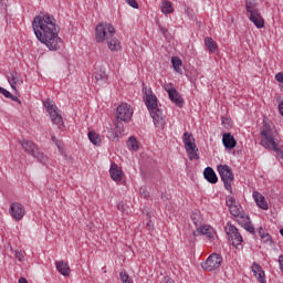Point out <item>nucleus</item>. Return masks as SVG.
I'll return each instance as SVG.
<instances>
[{
    "label": "nucleus",
    "mask_w": 283,
    "mask_h": 283,
    "mask_svg": "<svg viewBox=\"0 0 283 283\" xmlns=\"http://www.w3.org/2000/svg\"><path fill=\"white\" fill-rule=\"evenodd\" d=\"M32 29L38 41L46 45L49 50L52 52L61 50V45H63V40L59 36L61 27H59L54 17L50 14L36 15L33 19Z\"/></svg>",
    "instance_id": "1"
},
{
    "label": "nucleus",
    "mask_w": 283,
    "mask_h": 283,
    "mask_svg": "<svg viewBox=\"0 0 283 283\" xmlns=\"http://www.w3.org/2000/svg\"><path fill=\"white\" fill-rule=\"evenodd\" d=\"M261 145L264 149L275 151L277 160L283 167V151L277 144V129L273 124H264L261 130Z\"/></svg>",
    "instance_id": "2"
},
{
    "label": "nucleus",
    "mask_w": 283,
    "mask_h": 283,
    "mask_svg": "<svg viewBox=\"0 0 283 283\" xmlns=\"http://www.w3.org/2000/svg\"><path fill=\"white\" fill-rule=\"evenodd\" d=\"M146 107L149 111L155 127L163 129L165 127V117H163V111L158 108V98L156 95H146Z\"/></svg>",
    "instance_id": "3"
},
{
    "label": "nucleus",
    "mask_w": 283,
    "mask_h": 283,
    "mask_svg": "<svg viewBox=\"0 0 283 283\" xmlns=\"http://www.w3.org/2000/svg\"><path fill=\"white\" fill-rule=\"evenodd\" d=\"M112 36H116V29L112 23L101 22L95 27L96 43H106Z\"/></svg>",
    "instance_id": "4"
},
{
    "label": "nucleus",
    "mask_w": 283,
    "mask_h": 283,
    "mask_svg": "<svg viewBox=\"0 0 283 283\" xmlns=\"http://www.w3.org/2000/svg\"><path fill=\"white\" fill-rule=\"evenodd\" d=\"M245 9L250 14V21H252L256 28H264V18H262L260 9H258V2H255V0H245Z\"/></svg>",
    "instance_id": "5"
},
{
    "label": "nucleus",
    "mask_w": 283,
    "mask_h": 283,
    "mask_svg": "<svg viewBox=\"0 0 283 283\" xmlns=\"http://www.w3.org/2000/svg\"><path fill=\"white\" fill-rule=\"evenodd\" d=\"M44 107L50 114L52 125H56L57 129H61L65 123L63 122V116L61 115V111L56 107L53 101L46 99L44 102Z\"/></svg>",
    "instance_id": "6"
},
{
    "label": "nucleus",
    "mask_w": 283,
    "mask_h": 283,
    "mask_svg": "<svg viewBox=\"0 0 283 283\" xmlns=\"http://www.w3.org/2000/svg\"><path fill=\"white\" fill-rule=\"evenodd\" d=\"M20 145L22 146V149H24V151L27 154H30L33 158L39 160V163H45V160H48V157L45 155H43V153H41V150H39V146H36V144H34V142L22 140V142H20Z\"/></svg>",
    "instance_id": "7"
},
{
    "label": "nucleus",
    "mask_w": 283,
    "mask_h": 283,
    "mask_svg": "<svg viewBox=\"0 0 283 283\" xmlns=\"http://www.w3.org/2000/svg\"><path fill=\"white\" fill-rule=\"evenodd\" d=\"M185 149L190 158V160H198V146L196 145V139L192 134L185 133L182 136Z\"/></svg>",
    "instance_id": "8"
},
{
    "label": "nucleus",
    "mask_w": 283,
    "mask_h": 283,
    "mask_svg": "<svg viewBox=\"0 0 283 283\" xmlns=\"http://www.w3.org/2000/svg\"><path fill=\"white\" fill-rule=\"evenodd\" d=\"M185 149L190 158V160H198V146L196 145V139L192 134L185 133L182 136Z\"/></svg>",
    "instance_id": "9"
},
{
    "label": "nucleus",
    "mask_w": 283,
    "mask_h": 283,
    "mask_svg": "<svg viewBox=\"0 0 283 283\" xmlns=\"http://www.w3.org/2000/svg\"><path fill=\"white\" fill-rule=\"evenodd\" d=\"M219 176L222 180V182L224 184V187L227 189V191H232L231 185H233V180H234V176H233V171L231 170V167L227 166V165H219L217 166Z\"/></svg>",
    "instance_id": "10"
},
{
    "label": "nucleus",
    "mask_w": 283,
    "mask_h": 283,
    "mask_svg": "<svg viewBox=\"0 0 283 283\" xmlns=\"http://www.w3.org/2000/svg\"><path fill=\"white\" fill-rule=\"evenodd\" d=\"M117 120H122L123 123H129L132 120V117L134 116V109L132 108V105L127 103H122L117 106L116 112Z\"/></svg>",
    "instance_id": "11"
},
{
    "label": "nucleus",
    "mask_w": 283,
    "mask_h": 283,
    "mask_svg": "<svg viewBox=\"0 0 283 283\" xmlns=\"http://www.w3.org/2000/svg\"><path fill=\"white\" fill-rule=\"evenodd\" d=\"M9 213L15 222H21L25 218V207L19 202H13L10 206Z\"/></svg>",
    "instance_id": "12"
},
{
    "label": "nucleus",
    "mask_w": 283,
    "mask_h": 283,
    "mask_svg": "<svg viewBox=\"0 0 283 283\" xmlns=\"http://www.w3.org/2000/svg\"><path fill=\"white\" fill-rule=\"evenodd\" d=\"M226 233L229 235V240L232 241L233 247H240L242 244V235L233 224L226 226Z\"/></svg>",
    "instance_id": "13"
},
{
    "label": "nucleus",
    "mask_w": 283,
    "mask_h": 283,
    "mask_svg": "<svg viewBox=\"0 0 283 283\" xmlns=\"http://www.w3.org/2000/svg\"><path fill=\"white\" fill-rule=\"evenodd\" d=\"M220 266H222V258L217 253L211 254L203 264L206 271H216Z\"/></svg>",
    "instance_id": "14"
},
{
    "label": "nucleus",
    "mask_w": 283,
    "mask_h": 283,
    "mask_svg": "<svg viewBox=\"0 0 283 283\" xmlns=\"http://www.w3.org/2000/svg\"><path fill=\"white\" fill-rule=\"evenodd\" d=\"M239 224L245 229V231H249V233H255V228L253 224H251V219L248 217L247 213L241 212L239 216H237Z\"/></svg>",
    "instance_id": "15"
},
{
    "label": "nucleus",
    "mask_w": 283,
    "mask_h": 283,
    "mask_svg": "<svg viewBox=\"0 0 283 283\" xmlns=\"http://www.w3.org/2000/svg\"><path fill=\"white\" fill-rule=\"evenodd\" d=\"M195 237L198 235H207V238H209V240H213V238H216V230L213 228H211L210 226H201L199 228H197V230L193 232Z\"/></svg>",
    "instance_id": "16"
},
{
    "label": "nucleus",
    "mask_w": 283,
    "mask_h": 283,
    "mask_svg": "<svg viewBox=\"0 0 283 283\" xmlns=\"http://www.w3.org/2000/svg\"><path fill=\"white\" fill-rule=\"evenodd\" d=\"M251 270L258 282L266 283V274L264 273V269L261 268L260 263L254 262L251 266Z\"/></svg>",
    "instance_id": "17"
},
{
    "label": "nucleus",
    "mask_w": 283,
    "mask_h": 283,
    "mask_svg": "<svg viewBox=\"0 0 283 283\" xmlns=\"http://www.w3.org/2000/svg\"><path fill=\"white\" fill-rule=\"evenodd\" d=\"M227 207L229 208L231 216H233L234 218H238V216L242 213L240 210V206H238V202L233 197H228Z\"/></svg>",
    "instance_id": "18"
},
{
    "label": "nucleus",
    "mask_w": 283,
    "mask_h": 283,
    "mask_svg": "<svg viewBox=\"0 0 283 283\" xmlns=\"http://www.w3.org/2000/svg\"><path fill=\"white\" fill-rule=\"evenodd\" d=\"M109 174L112 180H114L115 182H120V180H123V169H120L118 165L112 164L109 168Z\"/></svg>",
    "instance_id": "19"
},
{
    "label": "nucleus",
    "mask_w": 283,
    "mask_h": 283,
    "mask_svg": "<svg viewBox=\"0 0 283 283\" xmlns=\"http://www.w3.org/2000/svg\"><path fill=\"white\" fill-rule=\"evenodd\" d=\"M222 143L226 149H234L235 145H238V142H235V137H233L231 133L223 134Z\"/></svg>",
    "instance_id": "20"
},
{
    "label": "nucleus",
    "mask_w": 283,
    "mask_h": 283,
    "mask_svg": "<svg viewBox=\"0 0 283 283\" xmlns=\"http://www.w3.org/2000/svg\"><path fill=\"white\" fill-rule=\"evenodd\" d=\"M252 196H253V199L255 200V203L258 205V207H260V209H263V211H266L269 209L266 199L264 198V196H262V193L254 191Z\"/></svg>",
    "instance_id": "21"
},
{
    "label": "nucleus",
    "mask_w": 283,
    "mask_h": 283,
    "mask_svg": "<svg viewBox=\"0 0 283 283\" xmlns=\"http://www.w3.org/2000/svg\"><path fill=\"white\" fill-rule=\"evenodd\" d=\"M203 176L211 185H216V182H218V175H216V171L211 167H207L203 170Z\"/></svg>",
    "instance_id": "22"
},
{
    "label": "nucleus",
    "mask_w": 283,
    "mask_h": 283,
    "mask_svg": "<svg viewBox=\"0 0 283 283\" xmlns=\"http://www.w3.org/2000/svg\"><path fill=\"white\" fill-rule=\"evenodd\" d=\"M56 271L61 273V275H64V277L70 276V265L65 263L64 261H57L55 262Z\"/></svg>",
    "instance_id": "23"
},
{
    "label": "nucleus",
    "mask_w": 283,
    "mask_h": 283,
    "mask_svg": "<svg viewBox=\"0 0 283 283\" xmlns=\"http://www.w3.org/2000/svg\"><path fill=\"white\" fill-rule=\"evenodd\" d=\"M106 45L111 52H119L120 50V41L115 38V35L111 36V39L106 42Z\"/></svg>",
    "instance_id": "24"
},
{
    "label": "nucleus",
    "mask_w": 283,
    "mask_h": 283,
    "mask_svg": "<svg viewBox=\"0 0 283 283\" xmlns=\"http://www.w3.org/2000/svg\"><path fill=\"white\" fill-rule=\"evenodd\" d=\"M205 45L207 50L210 51L211 53L218 52V42L214 41L213 38L207 36L205 39Z\"/></svg>",
    "instance_id": "25"
},
{
    "label": "nucleus",
    "mask_w": 283,
    "mask_h": 283,
    "mask_svg": "<svg viewBox=\"0 0 283 283\" xmlns=\"http://www.w3.org/2000/svg\"><path fill=\"white\" fill-rule=\"evenodd\" d=\"M8 82L10 84V86L12 87V90H17V85H19V83H21L19 81V75L17 74V72H11L8 75Z\"/></svg>",
    "instance_id": "26"
},
{
    "label": "nucleus",
    "mask_w": 283,
    "mask_h": 283,
    "mask_svg": "<svg viewBox=\"0 0 283 283\" xmlns=\"http://www.w3.org/2000/svg\"><path fill=\"white\" fill-rule=\"evenodd\" d=\"M171 63L175 72H178V74H182V69H180L182 67V60H180V57L178 56H172Z\"/></svg>",
    "instance_id": "27"
},
{
    "label": "nucleus",
    "mask_w": 283,
    "mask_h": 283,
    "mask_svg": "<svg viewBox=\"0 0 283 283\" xmlns=\"http://www.w3.org/2000/svg\"><path fill=\"white\" fill-rule=\"evenodd\" d=\"M168 96L170 101H172V103H176V105H179V106L182 105L184 103L182 97L180 96V93H178L176 88Z\"/></svg>",
    "instance_id": "28"
},
{
    "label": "nucleus",
    "mask_w": 283,
    "mask_h": 283,
    "mask_svg": "<svg viewBox=\"0 0 283 283\" xmlns=\"http://www.w3.org/2000/svg\"><path fill=\"white\" fill-rule=\"evenodd\" d=\"M88 139L93 145H96L97 147L101 146L102 139L99 134H96L95 132H90Z\"/></svg>",
    "instance_id": "29"
},
{
    "label": "nucleus",
    "mask_w": 283,
    "mask_h": 283,
    "mask_svg": "<svg viewBox=\"0 0 283 283\" xmlns=\"http://www.w3.org/2000/svg\"><path fill=\"white\" fill-rule=\"evenodd\" d=\"M161 12L164 14H171V12H174V7L171 6V2L164 1L161 4Z\"/></svg>",
    "instance_id": "30"
},
{
    "label": "nucleus",
    "mask_w": 283,
    "mask_h": 283,
    "mask_svg": "<svg viewBox=\"0 0 283 283\" xmlns=\"http://www.w3.org/2000/svg\"><path fill=\"white\" fill-rule=\"evenodd\" d=\"M95 81L96 83H105L107 81V74L103 71H98L95 73Z\"/></svg>",
    "instance_id": "31"
},
{
    "label": "nucleus",
    "mask_w": 283,
    "mask_h": 283,
    "mask_svg": "<svg viewBox=\"0 0 283 283\" xmlns=\"http://www.w3.org/2000/svg\"><path fill=\"white\" fill-rule=\"evenodd\" d=\"M128 147L133 151H138V140H136V137L128 138Z\"/></svg>",
    "instance_id": "32"
},
{
    "label": "nucleus",
    "mask_w": 283,
    "mask_h": 283,
    "mask_svg": "<svg viewBox=\"0 0 283 283\" xmlns=\"http://www.w3.org/2000/svg\"><path fill=\"white\" fill-rule=\"evenodd\" d=\"M119 280L122 283H134V281H132V279H129V274H127V271L123 270L119 273Z\"/></svg>",
    "instance_id": "33"
},
{
    "label": "nucleus",
    "mask_w": 283,
    "mask_h": 283,
    "mask_svg": "<svg viewBox=\"0 0 283 283\" xmlns=\"http://www.w3.org/2000/svg\"><path fill=\"white\" fill-rule=\"evenodd\" d=\"M164 88L167 91L168 96L176 90L171 83L164 84Z\"/></svg>",
    "instance_id": "34"
},
{
    "label": "nucleus",
    "mask_w": 283,
    "mask_h": 283,
    "mask_svg": "<svg viewBox=\"0 0 283 283\" xmlns=\"http://www.w3.org/2000/svg\"><path fill=\"white\" fill-rule=\"evenodd\" d=\"M117 209L118 211H122V213H127V205H125L124 202H119L117 205Z\"/></svg>",
    "instance_id": "35"
},
{
    "label": "nucleus",
    "mask_w": 283,
    "mask_h": 283,
    "mask_svg": "<svg viewBox=\"0 0 283 283\" xmlns=\"http://www.w3.org/2000/svg\"><path fill=\"white\" fill-rule=\"evenodd\" d=\"M14 255L17 258V260H19V262H23L25 255L23 254V252H20V251H15L14 252Z\"/></svg>",
    "instance_id": "36"
},
{
    "label": "nucleus",
    "mask_w": 283,
    "mask_h": 283,
    "mask_svg": "<svg viewBox=\"0 0 283 283\" xmlns=\"http://www.w3.org/2000/svg\"><path fill=\"white\" fill-rule=\"evenodd\" d=\"M126 3H128V6H130V8L138 10V2H136V0H126Z\"/></svg>",
    "instance_id": "37"
},
{
    "label": "nucleus",
    "mask_w": 283,
    "mask_h": 283,
    "mask_svg": "<svg viewBox=\"0 0 283 283\" xmlns=\"http://www.w3.org/2000/svg\"><path fill=\"white\" fill-rule=\"evenodd\" d=\"M0 94H3V96H6V98H10L12 97L11 93L8 92V90L0 87Z\"/></svg>",
    "instance_id": "38"
},
{
    "label": "nucleus",
    "mask_w": 283,
    "mask_h": 283,
    "mask_svg": "<svg viewBox=\"0 0 283 283\" xmlns=\"http://www.w3.org/2000/svg\"><path fill=\"white\" fill-rule=\"evenodd\" d=\"M261 238L265 242H271V235H269V233H261Z\"/></svg>",
    "instance_id": "39"
},
{
    "label": "nucleus",
    "mask_w": 283,
    "mask_h": 283,
    "mask_svg": "<svg viewBox=\"0 0 283 283\" xmlns=\"http://www.w3.org/2000/svg\"><path fill=\"white\" fill-rule=\"evenodd\" d=\"M160 283H175V282H174V280H171V277L164 276L163 280L160 281Z\"/></svg>",
    "instance_id": "40"
},
{
    "label": "nucleus",
    "mask_w": 283,
    "mask_h": 283,
    "mask_svg": "<svg viewBox=\"0 0 283 283\" xmlns=\"http://www.w3.org/2000/svg\"><path fill=\"white\" fill-rule=\"evenodd\" d=\"M275 80L277 81V83H283V73H277L275 75Z\"/></svg>",
    "instance_id": "41"
},
{
    "label": "nucleus",
    "mask_w": 283,
    "mask_h": 283,
    "mask_svg": "<svg viewBox=\"0 0 283 283\" xmlns=\"http://www.w3.org/2000/svg\"><path fill=\"white\" fill-rule=\"evenodd\" d=\"M279 266H280V270L283 273V254L279 256Z\"/></svg>",
    "instance_id": "42"
},
{
    "label": "nucleus",
    "mask_w": 283,
    "mask_h": 283,
    "mask_svg": "<svg viewBox=\"0 0 283 283\" xmlns=\"http://www.w3.org/2000/svg\"><path fill=\"white\" fill-rule=\"evenodd\" d=\"M191 220H192L193 224H196V227H198V214H192Z\"/></svg>",
    "instance_id": "43"
},
{
    "label": "nucleus",
    "mask_w": 283,
    "mask_h": 283,
    "mask_svg": "<svg viewBox=\"0 0 283 283\" xmlns=\"http://www.w3.org/2000/svg\"><path fill=\"white\" fill-rule=\"evenodd\" d=\"M159 30H160L161 34H164V36H165V34H167V32H168L167 28H165V27H163V25H159Z\"/></svg>",
    "instance_id": "44"
},
{
    "label": "nucleus",
    "mask_w": 283,
    "mask_h": 283,
    "mask_svg": "<svg viewBox=\"0 0 283 283\" xmlns=\"http://www.w3.org/2000/svg\"><path fill=\"white\" fill-rule=\"evenodd\" d=\"M113 143H118V135L117 134L113 135Z\"/></svg>",
    "instance_id": "45"
},
{
    "label": "nucleus",
    "mask_w": 283,
    "mask_h": 283,
    "mask_svg": "<svg viewBox=\"0 0 283 283\" xmlns=\"http://www.w3.org/2000/svg\"><path fill=\"white\" fill-rule=\"evenodd\" d=\"M221 123H222V125H226V123H229V119H228V118L222 117Z\"/></svg>",
    "instance_id": "46"
},
{
    "label": "nucleus",
    "mask_w": 283,
    "mask_h": 283,
    "mask_svg": "<svg viewBox=\"0 0 283 283\" xmlns=\"http://www.w3.org/2000/svg\"><path fill=\"white\" fill-rule=\"evenodd\" d=\"M9 98H11V101H19V98L14 97L13 95H11V97H9Z\"/></svg>",
    "instance_id": "47"
},
{
    "label": "nucleus",
    "mask_w": 283,
    "mask_h": 283,
    "mask_svg": "<svg viewBox=\"0 0 283 283\" xmlns=\"http://www.w3.org/2000/svg\"><path fill=\"white\" fill-rule=\"evenodd\" d=\"M148 196L149 193L144 191V198H147Z\"/></svg>",
    "instance_id": "48"
},
{
    "label": "nucleus",
    "mask_w": 283,
    "mask_h": 283,
    "mask_svg": "<svg viewBox=\"0 0 283 283\" xmlns=\"http://www.w3.org/2000/svg\"><path fill=\"white\" fill-rule=\"evenodd\" d=\"M52 140H53V143H56V137L52 136Z\"/></svg>",
    "instance_id": "49"
},
{
    "label": "nucleus",
    "mask_w": 283,
    "mask_h": 283,
    "mask_svg": "<svg viewBox=\"0 0 283 283\" xmlns=\"http://www.w3.org/2000/svg\"><path fill=\"white\" fill-rule=\"evenodd\" d=\"M147 227H148L149 229H151V223H147Z\"/></svg>",
    "instance_id": "50"
},
{
    "label": "nucleus",
    "mask_w": 283,
    "mask_h": 283,
    "mask_svg": "<svg viewBox=\"0 0 283 283\" xmlns=\"http://www.w3.org/2000/svg\"><path fill=\"white\" fill-rule=\"evenodd\" d=\"M56 145H57V149H61V146L59 145V143H56Z\"/></svg>",
    "instance_id": "51"
}]
</instances>
